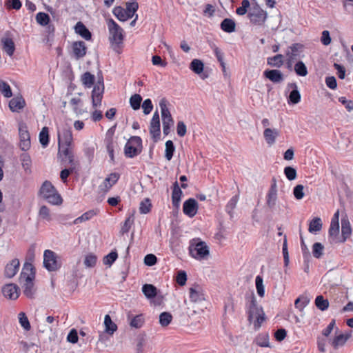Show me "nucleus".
Returning <instances> with one entry per match:
<instances>
[{
  "mask_svg": "<svg viewBox=\"0 0 353 353\" xmlns=\"http://www.w3.org/2000/svg\"><path fill=\"white\" fill-rule=\"evenodd\" d=\"M35 271L33 265L30 263L23 265L20 274V283L23 290V294L28 298H32L35 292L34 280Z\"/></svg>",
  "mask_w": 353,
  "mask_h": 353,
  "instance_id": "f257e3e1",
  "label": "nucleus"
},
{
  "mask_svg": "<svg viewBox=\"0 0 353 353\" xmlns=\"http://www.w3.org/2000/svg\"><path fill=\"white\" fill-rule=\"evenodd\" d=\"M246 307L248 320L250 322L254 321V327L259 329L265 319V313L262 307L257 303L254 296L250 298Z\"/></svg>",
  "mask_w": 353,
  "mask_h": 353,
  "instance_id": "f03ea898",
  "label": "nucleus"
},
{
  "mask_svg": "<svg viewBox=\"0 0 353 353\" xmlns=\"http://www.w3.org/2000/svg\"><path fill=\"white\" fill-rule=\"evenodd\" d=\"M40 194L50 204L61 205L63 202L60 194H58L52 183L48 181H45L41 187Z\"/></svg>",
  "mask_w": 353,
  "mask_h": 353,
  "instance_id": "7ed1b4c3",
  "label": "nucleus"
},
{
  "mask_svg": "<svg viewBox=\"0 0 353 353\" xmlns=\"http://www.w3.org/2000/svg\"><path fill=\"white\" fill-rule=\"evenodd\" d=\"M138 8L139 5L137 2H129L126 3L125 9L121 6L114 8L113 14L119 21H125L133 17Z\"/></svg>",
  "mask_w": 353,
  "mask_h": 353,
  "instance_id": "20e7f679",
  "label": "nucleus"
},
{
  "mask_svg": "<svg viewBox=\"0 0 353 353\" xmlns=\"http://www.w3.org/2000/svg\"><path fill=\"white\" fill-rule=\"evenodd\" d=\"M62 263L60 256L50 250L43 252V266L49 272H55L61 268Z\"/></svg>",
  "mask_w": 353,
  "mask_h": 353,
  "instance_id": "39448f33",
  "label": "nucleus"
},
{
  "mask_svg": "<svg viewBox=\"0 0 353 353\" xmlns=\"http://www.w3.org/2000/svg\"><path fill=\"white\" fill-rule=\"evenodd\" d=\"M107 26L110 34V41L112 43L119 46L122 43L124 39V32L112 19L107 20Z\"/></svg>",
  "mask_w": 353,
  "mask_h": 353,
  "instance_id": "423d86ee",
  "label": "nucleus"
},
{
  "mask_svg": "<svg viewBox=\"0 0 353 353\" xmlns=\"http://www.w3.org/2000/svg\"><path fill=\"white\" fill-rule=\"evenodd\" d=\"M159 107L161 112L163 134L168 135L170 133V128L174 124V121L168 108V101L165 98L160 100Z\"/></svg>",
  "mask_w": 353,
  "mask_h": 353,
  "instance_id": "0eeeda50",
  "label": "nucleus"
},
{
  "mask_svg": "<svg viewBox=\"0 0 353 353\" xmlns=\"http://www.w3.org/2000/svg\"><path fill=\"white\" fill-rule=\"evenodd\" d=\"M142 140L139 137H132L125 143L124 153L125 157L133 158L141 152Z\"/></svg>",
  "mask_w": 353,
  "mask_h": 353,
  "instance_id": "6e6552de",
  "label": "nucleus"
},
{
  "mask_svg": "<svg viewBox=\"0 0 353 353\" xmlns=\"http://www.w3.org/2000/svg\"><path fill=\"white\" fill-rule=\"evenodd\" d=\"M189 252L190 256L196 260L205 259L210 254L209 248L203 241L191 243Z\"/></svg>",
  "mask_w": 353,
  "mask_h": 353,
  "instance_id": "1a4fd4ad",
  "label": "nucleus"
},
{
  "mask_svg": "<svg viewBox=\"0 0 353 353\" xmlns=\"http://www.w3.org/2000/svg\"><path fill=\"white\" fill-rule=\"evenodd\" d=\"M104 84L102 78L94 85L92 92V103L94 108H97L101 105Z\"/></svg>",
  "mask_w": 353,
  "mask_h": 353,
  "instance_id": "9d476101",
  "label": "nucleus"
},
{
  "mask_svg": "<svg viewBox=\"0 0 353 353\" xmlns=\"http://www.w3.org/2000/svg\"><path fill=\"white\" fill-rule=\"evenodd\" d=\"M19 147L23 151H27L30 149L31 143H30V136L28 131L26 125L23 124H20L19 128Z\"/></svg>",
  "mask_w": 353,
  "mask_h": 353,
  "instance_id": "9b49d317",
  "label": "nucleus"
},
{
  "mask_svg": "<svg viewBox=\"0 0 353 353\" xmlns=\"http://www.w3.org/2000/svg\"><path fill=\"white\" fill-rule=\"evenodd\" d=\"M250 22L255 25H262L267 17V13L259 7L253 8L248 14Z\"/></svg>",
  "mask_w": 353,
  "mask_h": 353,
  "instance_id": "f8f14e48",
  "label": "nucleus"
},
{
  "mask_svg": "<svg viewBox=\"0 0 353 353\" xmlns=\"http://www.w3.org/2000/svg\"><path fill=\"white\" fill-rule=\"evenodd\" d=\"M119 174L113 172L109 174L99 186L100 192L105 194L119 179Z\"/></svg>",
  "mask_w": 353,
  "mask_h": 353,
  "instance_id": "ddd939ff",
  "label": "nucleus"
},
{
  "mask_svg": "<svg viewBox=\"0 0 353 353\" xmlns=\"http://www.w3.org/2000/svg\"><path fill=\"white\" fill-rule=\"evenodd\" d=\"M190 299L192 302L199 303L205 299L203 288L199 285L192 286L189 289Z\"/></svg>",
  "mask_w": 353,
  "mask_h": 353,
  "instance_id": "4468645a",
  "label": "nucleus"
},
{
  "mask_svg": "<svg viewBox=\"0 0 353 353\" xmlns=\"http://www.w3.org/2000/svg\"><path fill=\"white\" fill-rule=\"evenodd\" d=\"M352 232L350 222L347 216L341 219V239L337 242L344 243L351 236Z\"/></svg>",
  "mask_w": 353,
  "mask_h": 353,
  "instance_id": "2eb2a0df",
  "label": "nucleus"
},
{
  "mask_svg": "<svg viewBox=\"0 0 353 353\" xmlns=\"http://www.w3.org/2000/svg\"><path fill=\"white\" fill-rule=\"evenodd\" d=\"M3 296L9 299L15 300L19 296V289L15 284H7L2 288Z\"/></svg>",
  "mask_w": 353,
  "mask_h": 353,
  "instance_id": "dca6fc26",
  "label": "nucleus"
},
{
  "mask_svg": "<svg viewBox=\"0 0 353 353\" xmlns=\"http://www.w3.org/2000/svg\"><path fill=\"white\" fill-rule=\"evenodd\" d=\"M263 76L274 83H280L284 80V75L279 70H266L263 72Z\"/></svg>",
  "mask_w": 353,
  "mask_h": 353,
  "instance_id": "f3484780",
  "label": "nucleus"
},
{
  "mask_svg": "<svg viewBox=\"0 0 353 353\" xmlns=\"http://www.w3.org/2000/svg\"><path fill=\"white\" fill-rule=\"evenodd\" d=\"M197 202L194 199H188L183 206V213L189 217H193L197 212Z\"/></svg>",
  "mask_w": 353,
  "mask_h": 353,
  "instance_id": "a211bd4d",
  "label": "nucleus"
},
{
  "mask_svg": "<svg viewBox=\"0 0 353 353\" xmlns=\"http://www.w3.org/2000/svg\"><path fill=\"white\" fill-rule=\"evenodd\" d=\"M351 336V332L347 333H339L336 332V335L331 341V345L334 349H338L342 346H343Z\"/></svg>",
  "mask_w": 353,
  "mask_h": 353,
  "instance_id": "6ab92c4d",
  "label": "nucleus"
},
{
  "mask_svg": "<svg viewBox=\"0 0 353 353\" xmlns=\"http://www.w3.org/2000/svg\"><path fill=\"white\" fill-rule=\"evenodd\" d=\"M72 48L73 55L76 59L83 58L86 54L87 48L85 42L82 41L74 42Z\"/></svg>",
  "mask_w": 353,
  "mask_h": 353,
  "instance_id": "aec40b11",
  "label": "nucleus"
},
{
  "mask_svg": "<svg viewBox=\"0 0 353 353\" xmlns=\"http://www.w3.org/2000/svg\"><path fill=\"white\" fill-rule=\"evenodd\" d=\"M20 263L17 259H12L5 268V276L8 278H12L19 271Z\"/></svg>",
  "mask_w": 353,
  "mask_h": 353,
  "instance_id": "412c9836",
  "label": "nucleus"
},
{
  "mask_svg": "<svg viewBox=\"0 0 353 353\" xmlns=\"http://www.w3.org/2000/svg\"><path fill=\"white\" fill-rule=\"evenodd\" d=\"M59 145H71L72 143V132L69 129L64 128L58 134Z\"/></svg>",
  "mask_w": 353,
  "mask_h": 353,
  "instance_id": "4be33fe9",
  "label": "nucleus"
},
{
  "mask_svg": "<svg viewBox=\"0 0 353 353\" xmlns=\"http://www.w3.org/2000/svg\"><path fill=\"white\" fill-rule=\"evenodd\" d=\"M26 105V101L22 97L12 98L9 102V108L12 112H19Z\"/></svg>",
  "mask_w": 353,
  "mask_h": 353,
  "instance_id": "5701e85b",
  "label": "nucleus"
},
{
  "mask_svg": "<svg viewBox=\"0 0 353 353\" xmlns=\"http://www.w3.org/2000/svg\"><path fill=\"white\" fill-rule=\"evenodd\" d=\"M182 194L183 192L181 191L178 182L175 181L173 183V190L172 193V201L174 207L179 208Z\"/></svg>",
  "mask_w": 353,
  "mask_h": 353,
  "instance_id": "b1692460",
  "label": "nucleus"
},
{
  "mask_svg": "<svg viewBox=\"0 0 353 353\" xmlns=\"http://www.w3.org/2000/svg\"><path fill=\"white\" fill-rule=\"evenodd\" d=\"M99 213V210L93 209L84 212L81 216L75 219L71 224L77 225L92 219Z\"/></svg>",
  "mask_w": 353,
  "mask_h": 353,
  "instance_id": "393cba45",
  "label": "nucleus"
},
{
  "mask_svg": "<svg viewBox=\"0 0 353 353\" xmlns=\"http://www.w3.org/2000/svg\"><path fill=\"white\" fill-rule=\"evenodd\" d=\"M128 320L129 321V324L132 327L134 328H140L141 327L145 322L144 316L142 314H138L136 316H132L131 314L128 315Z\"/></svg>",
  "mask_w": 353,
  "mask_h": 353,
  "instance_id": "a878e982",
  "label": "nucleus"
},
{
  "mask_svg": "<svg viewBox=\"0 0 353 353\" xmlns=\"http://www.w3.org/2000/svg\"><path fill=\"white\" fill-rule=\"evenodd\" d=\"M3 50L10 57L12 56L15 50L14 41L12 39L6 37L1 39Z\"/></svg>",
  "mask_w": 353,
  "mask_h": 353,
  "instance_id": "bb28decb",
  "label": "nucleus"
},
{
  "mask_svg": "<svg viewBox=\"0 0 353 353\" xmlns=\"http://www.w3.org/2000/svg\"><path fill=\"white\" fill-rule=\"evenodd\" d=\"M220 27L225 32L232 33L235 31L236 23L233 19L226 18L222 21Z\"/></svg>",
  "mask_w": 353,
  "mask_h": 353,
  "instance_id": "cd10ccee",
  "label": "nucleus"
},
{
  "mask_svg": "<svg viewBox=\"0 0 353 353\" xmlns=\"http://www.w3.org/2000/svg\"><path fill=\"white\" fill-rule=\"evenodd\" d=\"M288 86L293 88L289 95V102L293 104L298 103L301 101V94L298 90L297 85L292 83L289 84Z\"/></svg>",
  "mask_w": 353,
  "mask_h": 353,
  "instance_id": "c85d7f7f",
  "label": "nucleus"
},
{
  "mask_svg": "<svg viewBox=\"0 0 353 353\" xmlns=\"http://www.w3.org/2000/svg\"><path fill=\"white\" fill-rule=\"evenodd\" d=\"M75 32L81 35L85 40H90L92 34L85 25L81 22H78L75 26Z\"/></svg>",
  "mask_w": 353,
  "mask_h": 353,
  "instance_id": "c756f323",
  "label": "nucleus"
},
{
  "mask_svg": "<svg viewBox=\"0 0 353 353\" xmlns=\"http://www.w3.org/2000/svg\"><path fill=\"white\" fill-rule=\"evenodd\" d=\"M301 48L302 46L299 43H294L290 47V49L286 53L289 61L292 62L299 57Z\"/></svg>",
  "mask_w": 353,
  "mask_h": 353,
  "instance_id": "7c9ffc66",
  "label": "nucleus"
},
{
  "mask_svg": "<svg viewBox=\"0 0 353 353\" xmlns=\"http://www.w3.org/2000/svg\"><path fill=\"white\" fill-rule=\"evenodd\" d=\"M263 135L268 144L272 145L279 135V132L276 129L266 128L264 130Z\"/></svg>",
  "mask_w": 353,
  "mask_h": 353,
  "instance_id": "2f4dec72",
  "label": "nucleus"
},
{
  "mask_svg": "<svg viewBox=\"0 0 353 353\" xmlns=\"http://www.w3.org/2000/svg\"><path fill=\"white\" fill-rule=\"evenodd\" d=\"M104 325L105 332L109 334H113L117 330V325L112 321L108 314H106L104 317Z\"/></svg>",
  "mask_w": 353,
  "mask_h": 353,
  "instance_id": "473e14b6",
  "label": "nucleus"
},
{
  "mask_svg": "<svg viewBox=\"0 0 353 353\" xmlns=\"http://www.w3.org/2000/svg\"><path fill=\"white\" fill-rule=\"evenodd\" d=\"M239 201V196H233L228 202L225 206V211L230 215V218L232 219L234 216V210L236 206Z\"/></svg>",
  "mask_w": 353,
  "mask_h": 353,
  "instance_id": "72a5a7b5",
  "label": "nucleus"
},
{
  "mask_svg": "<svg viewBox=\"0 0 353 353\" xmlns=\"http://www.w3.org/2000/svg\"><path fill=\"white\" fill-rule=\"evenodd\" d=\"M322 228V221L319 217L313 219L309 223L308 231L310 233H316Z\"/></svg>",
  "mask_w": 353,
  "mask_h": 353,
  "instance_id": "f704fd0d",
  "label": "nucleus"
},
{
  "mask_svg": "<svg viewBox=\"0 0 353 353\" xmlns=\"http://www.w3.org/2000/svg\"><path fill=\"white\" fill-rule=\"evenodd\" d=\"M81 81L85 88H90L94 85L95 77L90 72H86L81 76Z\"/></svg>",
  "mask_w": 353,
  "mask_h": 353,
  "instance_id": "c9c22d12",
  "label": "nucleus"
},
{
  "mask_svg": "<svg viewBox=\"0 0 353 353\" xmlns=\"http://www.w3.org/2000/svg\"><path fill=\"white\" fill-rule=\"evenodd\" d=\"M142 292L148 299L154 298L157 295V288L151 284L143 285Z\"/></svg>",
  "mask_w": 353,
  "mask_h": 353,
  "instance_id": "e433bc0d",
  "label": "nucleus"
},
{
  "mask_svg": "<svg viewBox=\"0 0 353 353\" xmlns=\"http://www.w3.org/2000/svg\"><path fill=\"white\" fill-rule=\"evenodd\" d=\"M283 57L282 54H276L274 57L268 58V64L275 68H280L283 64Z\"/></svg>",
  "mask_w": 353,
  "mask_h": 353,
  "instance_id": "4c0bfd02",
  "label": "nucleus"
},
{
  "mask_svg": "<svg viewBox=\"0 0 353 353\" xmlns=\"http://www.w3.org/2000/svg\"><path fill=\"white\" fill-rule=\"evenodd\" d=\"M39 142L43 148H46L49 143L48 128L43 127L39 133Z\"/></svg>",
  "mask_w": 353,
  "mask_h": 353,
  "instance_id": "58836bf2",
  "label": "nucleus"
},
{
  "mask_svg": "<svg viewBox=\"0 0 353 353\" xmlns=\"http://www.w3.org/2000/svg\"><path fill=\"white\" fill-rule=\"evenodd\" d=\"M150 132L154 139H159L161 134L160 121H150Z\"/></svg>",
  "mask_w": 353,
  "mask_h": 353,
  "instance_id": "ea45409f",
  "label": "nucleus"
},
{
  "mask_svg": "<svg viewBox=\"0 0 353 353\" xmlns=\"http://www.w3.org/2000/svg\"><path fill=\"white\" fill-rule=\"evenodd\" d=\"M204 65L199 59H193L190 63V68L196 74H201L203 70Z\"/></svg>",
  "mask_w": 353,
  "mask_h": 353,
  "instance_id": "a19ab883",
  "label": "nucleus"
},
{
  "mask_svg": "<svg viewBox=\"0 0 353 353\" xmlns=\"http://www.w3.org/2000/svg\"><path fill=\"white\" fill-rule=\"evenodd\" d=\"M175 151V147L172 141L168 140L165 142V158L170 161Z\"/></svg>",
  "mask_w": 353,
  "mask_h": 353,
  "instance_id": "79ce46f5",
  "label": "nucleus"
},
{
  "mask_svg": "<svg viewBox=\"0 0 353 353\" xmlns=\"http://www.w3.org/2000/svg\"><path fill=\"white\" fill-rule=\"evenodd\" d=\"M255 284L258 295L260 297H263L265 295V287L263 285V280L262 276L260 275L256 276Z\"/></svg>",
  "mask_w": 353,
  "mask_h": 353,
  "instance_id": "37998d69",
  "label": "nucleus"
},
{
  "mask_svg": "<svg viewBox=\"0 0 353 353\" xmlns=\"http://www.w3.org/2000/svg\"><path fill=\"white\" fill-rule=\"evenodd\" d=\"M294 71L296 74L301 77H305L307 74V69L305 63L299 61L294 65Z\"/></svg>",
  "mask_w": 353,
  "mask_h": 353,
  "instance_id": "c03bdc74",
  "label": "nucleus"
},
{
  "mask_svg": "<svg viewBox=\"0 0 353 353\" xmlns=\"http://www.w3.org/2000/svg\"><path fill=\"white\" fill-rule=\"evenodd\" d=\"M142 101V97L139 94H134L130 98V104L132 108L134 110H139Z\"/></svg>",
  "mask_w": 353,
  "mask_h": 353,
  "instance_id": "a18cd8bd",
  "label": "nucleus"
},
{
  "mask_svg": "<svg viewBox=\"0 0 353 353\" xmlns=\"http://www.w3.org/2000/svg\"><path fill=\"white\" fill-rule=\"evenodd\" d=\"M19 322L21 326L26 331H29L31 328L30 323L26 314L21 312L18 314Z\"/></svg>",
  "mask_w": 353,
  "mask_h": 353,
  "instance_id": "49530a36",
  "label": "nucleus"
},
{
  "mask_svg": "<svg viewBox=\"0 0 353 353\" xmlns=\"http://www.w3.org/2000/svg\"><path fill=\"white\" fill-rule=\"evenodd\" d=\"M172 320V316L170 312H163L159 316V323L161 326H168Z\"/></svg>",
  "mask_w": 353,
  "mask_h": 353,
  "instance_id": "de8ad7c7",
  "label": "nucleus"
},
{
  "mask_svg": "<svg viewBox=\"0 0 353 353\" xmlns=\"http://www.w3.org/2000/svg\"><path fill=\"white\" fill-rule=\"evenodd\" d=\"M36 21L39 25L45 26L49 23L50 17L47 13L40 12L36 15Z\"/></svg>",
  "mask_w": 353,
  "mask_h": 353,
  "instance_id": "09e8293b",
  "label": "nucleus"
},
{
  "mask_svg": "<svg viewBox=\"0 0 353 353\" xmlns=\"http://www.w3.org/2000/svg\"><path fill=\"white\" fill-rule=\"evenodd\" d=\"M315 305L319 310L324 311L328 308L329 302L323 296H318L315 299Z\"/></svg>",
  "mask_w": 353,
  "mask_h": 353,
  "instance_id": "8fccbe9b",
  "label": "nucleus"
},
{
  "mask_svg": "<svg viewBox=\"0 0 353 353\" xmlns=\"http://www.w3.org/2000/svg\"><path fill=\"white\" fill-rule=\"evenodd\" d=\"M213 52L218 60V61L220 63V65L222 68V70L223 72L225 70V63L223 60V53L222 51L216 46H214L212 47Z\"/></svg>",
  "mask_w": 353,
  "mask_h": 353,
  "instance_id": "3c124183",
  "label": "nucleus"
},
{
  "mask_svg": "<svg viewBox=\"0 0 353 353\" xmlns=\"http://www.w3.org/2000/svg\"><path fill=\"white\" fill-rule=\"evenodd\" d=\"M0 92L6 98H10L12 95L10 86L3 81H0Z\"/></svg>",
  "mask_w": 353,
  "mask_h": 353,
  "instance_id": "603ef678",
  "label": "nucleus"
},
{
  "mask_svg": "<svg viewBox=\"0 0 353 353\" xmlns=\"http://www.w3.org/2000/svg\"><path fill=\"white\" fill-rule=\"evenodd\" d=\"M97 257L92 253H90L85 256L84 265L86 268H93L96 265Z\"/></svg>",
  "mask_w": 353,
  "mask_h": 353,
  "instance_id": "864d4df0",
  "label": "nucleus"
},
{
  "mask_svg": "<svg viewBox=\"0 0 353 353\" xmlns=\"http://www.w3.org/2000/svg\"><path fill=\"white\" fill-rule=\"evenodd\" d=\"M328 233L332 241H335L339 234V223H330Z\"/></svg>",
  "mask_w": 353,
  "mask_h": 353,
  "instance_id": "5fc2aeb1",
  "label": "nucleus"
},
{
  "mask_svg": "<svg viewBox=\"0 0 353 353\" xmlns=\"http://www.w3.org/2000/svg\"><path fill=\"white\" fill-rule=\"evenodd\" d=\"M324 247L321 243H314L312 246V254L313 256L319 259L323 255Z\"/></svg>",
  "mask_w": 353,
  "mask_h": 353,
  "instance_id": "6e6d98bb",
  "label": "nucleus"
},
{
  "mask_svg": "<svg viewBox=\"0 0 353 353\" xmlns=\"http://www.w3.org/2000/svg\"><path fill=\"white\" fill-rule=\"evenodd\" d=\"M284 174L289 181H293L296 179L297 176L296 169L291 166H288L284 168Z\"/></svg>",
  "mask_w": 353,
  "mask_h": 353,
  "instance_id": "4d7b16f0",
  "label": "nucleus"
},
{
  "mask_svg": "<svg viewBox=\"0 0 353 353\" xmlns=\"http://www.w3.org/2000/svg\"><path fill=\"white\" fill-rule=\"evenodd\" d=\"M117 257H118V254H117V252L112 251L104 256V258L103 259V262L105 265H108L110 266L117 260Z\"/></svg>",
  "mask_w": 353,
  "mask_h": 353,
  "instance_id": "13d9d810",
  "label": "nucleus"
},
{
  "mask_svg": "<svg viewBox=\"0 0 353 353\" xmlns=\"http://www.w3.org/2000/svg\"><path fill=\"white\" fill-rule=\"evenodd\" d=\"M310 300L306 296H300L296 299L294 305L299 310L303 308L309 303Z\"/></svg>",
  "mask_w": 353,
  "mask_h": 353,
  "instance_id": "bf43d9fd",
  "label": "nucleus"
},
{
  "mask_svg": "<svg viewBox=\"0 0 353 353\" xmlns=\"http://www.w3.org/2000/svg\"><path fill=\"white\" fill-rule=\"evenodd\" d=\"M277 199V192L269 190L267 195V205L270 208L274 206Z\"/></svg>",
  "mask_w": 353,
  "mask_h": 353,
  "instance_id": "052dcab7",
  "label": "nucleus"
},
{
  "mask_svg": "<svg viewBox=\"0 0 353 353\" xmlns=\"http://www.w3.org/2000/svg\"><path fill=\"white\" fill-rule=\"evenodd\" d=\"M304 186L301 184L296 185L293 189L294 196L297 200H301L304 197Z\"/></svg>",
  "mask_w": 353,
  "mask_h": 353,
  "instance_id": "680f3d73",
  "label": "nucleus"
},
{
  "mask_svg": "<svg viewBox=\"0 0 353 353\" xmlns=\"http://www.w3.org/2000/svg\"><path fill=\"white\" fill-rule=\"evenodd\" d=\"M151 210V203L148 199H145L140 203L139 211L141 214H148Z\"/></svg>",
  "mask_w": 353,
  "mask_h": 353,
  "instance_id": "e2e57ef3",
  "label": "nucleus"
},
{
  "mask_svg": "<svg viewBox=\"0 0 353 353\" xmlns=\"http://www.w3.org/2000/svg\"><path fill=\"white\" fill-rule=\"evenodd\" d=\"M39 215L40 218L48 221H50L52 219L50 213V210L46 205H43L40 208Z\"/></svg>",
  "mask_w": 353,
  "mask_h": 353,
  "instance_id": "0e129e2a",
  "label": "nucleus"
},
{
  "mask_svg": "<svg viewBox=\"0 0 353 353\" xmlns=\"http://www.w3.org/2000/svg\"><path fill=\"white\" fill-rule=\"evenodd\" d=\"M20 160L21 161L22 166L24 168V170H27L30 169L31 164V159L28 154L23 153L20 156Z\"/></svg>",
  "mask_w": 353,
  "mask_h": 353,
  "instance_id": "69168bd1",
  "label": "nucleus"
},
{
  "mask_svg": "<svg viewBox=\"0 0 353 353\" xmlns=\"http://www.w3.org/2000/svg\"><path fill=\"white\" fill-rule=\"evenodd\" d=\"M250 3L248 0H243L241 2V6L239 7L236 10V12L239 15H244L247 12L248 8L250 7Z\"/></svg>",
  "mask_w": 353,
  "mask_h": 353,
  "instance_id": "338daca9",
  "label": "nucleus"
},
{
  "mask_svg": "<svg viewBox=\"0 0 353 353\" xmlns=\"http://www.w3.org/2000/svg\"><path fill=\"white\" fill-rule=\"evenodd\" d=\"M339 101L341 103L348 112L353 110V101L347 100L345 97L339 98Z\"/></svg>",
  "mask_w": 353,
  "mask_h": 353,
  "instance_id": "774afa93",
  "label": "nucleus"
}]
</instances>
